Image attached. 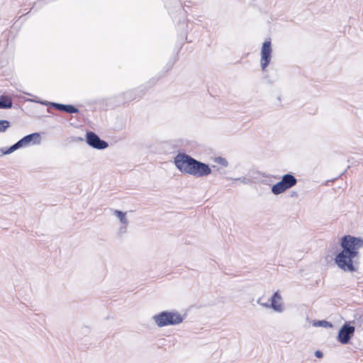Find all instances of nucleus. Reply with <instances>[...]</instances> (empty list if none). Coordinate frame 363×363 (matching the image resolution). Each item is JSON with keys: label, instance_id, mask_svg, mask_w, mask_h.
<instances>
[{"label": "nucleus", "instance_id": "4468645a", "mask_svg": "<svg viewBox=\"0 0 363 363\" xmlns=\"http://www.w3.org/2000/svg\"><path fill=\"white\" fill-rule=\"evenodd\" d=\"M315 327L332 328L333 324L327 320H317L313 323Z\"/></svg>", "mask_w": 363, "mask_h": 363}, {"label": "nucleus", "instance_id": "1a4fd4ad", "mask_svg": "<svg viewBox=\"0 0 363 363\" xmlns=\"http://www.w3.org/2000/svg\"><path fill=\"white\" fill-rule=\"evenodd\" d=\"M49 104L50 106L55 108L57 110L68 113H77L79 112V110L77 108L71 104H62L55 102H50Z\"/></svg>", "mask_w": 363, "mask_h": 363}, {"label": "nucleus", "instance_id": "39448f33", "mask_svg": "<svg viewBox=\"0 0 363 363\" xmlns=\"http://www.w3.org/2000/svg\"><path fill=\"white\" fill-rule=\"evenodd\" d=\"M272 48L271 44V39H268L264 42L261 49V60L260 65L262 69L264 71L266 67L269 65L272 58Z\"/></svg>", "mask_w": 363, "mask_h": 363}, {"label": "nucleus", "instance_id": "f257e3e1", "mask_svg": "<svg viewBox=\"0 0 363 363\" xmlns=\"http://www.w3.org/2000/svg\"><path fill=\"white\" fill-rule=\"evenodd\" d=\"M340 245L342 248L335 257L336 264L345 272L357 271L356 259L359 250L363 247V239L352 235H345L341 238Z\"/></svg>", "mask_w": 363, "mask_h": 363}, {"label": "nucleus", "instance_id": "7ed1b4c3", "mask_svg": "<svg viewBox=\"0 0 363 363\" xmlns=\"http://www.w3.org/2000/svg\"><path fill=\"white\" fill-rule=\"evenodd\" d=\"M152 320L158 327L162 328L179 325L183 322L184 318L177 311H165L154 315Z\"/></svg>", "mask_w": 363, "mask_h": 363}, {"label": "nucleus", "instance_id": "4be33fe9", "mask_svg": "<svg viewBox=\"0 0 363 363\" xmlns=\"http://www.w3.org/2000/svg\"><path fill=\"white\" fill-rule=\"evenodd\" d=\"M360 319L363 321V312L360 315Z\"/></svg>", "mask_w": 363, "mask_h": 363}, {"label": "nucleus", "instance_id": "20e7f679", "mask_svg": "<svg viewBox=\"0 0 363 363\" xmlns=\"http://www.w3.org/2000/svg\"><path fill=\"white\" fill-rule=\"evenodd\" d=\"M40 142L41 137L40 133H33L26 135L25 137L19 140L17 143L11 145L9 148L6 149V150L1 149V151L4 155H9L21 147H26L34 145H39Z\"/></svg>", "mask_w": 363, "mask_h": 363}, {"label": "nucleus", "instance_id": "412c9836", "mask_svg": "<svg viewBox=\"0 0 363 363\" xmlns=\"http://www.w3.org/2000/svg\"><path fill=\"white\" fill-rule=\"evenodd\" d=\"M297 196H298L297 192L293 191L291 193V197H297Z\"/></svg>", "mask_w": 363, "mask_h": 363}, {"label": "nucleus", "instance_id": "dca6fc26", "mask_svg": "<svg viewBox=\"0 0 363 363\" xmlns=\"http://www.w3.org/2000/svg\"><path fill=\"white\" fill-rule=\"evenodd\" d=\"M214 161H215V162H216L225 167H228V162L227 161V160L225 158H223L221 157H216Z\"/></svg>", "mask_w": 363, "mask_h": 363}, {"label": "nucleus", "instance_id": "9b49d317", "mask_svg": "<svg viewBox=\"0 0 363 363\" xmlns=\"http://www.w3.org/2000/svg\"><path fill=\"white\" fill-rule=\"evenodd\" d=\"M13 106L12 99L9 96L0 95V108H11Z\"/></svg>", "mask_w": 363, "mask_h": 363}, {"label": "nucleus", "instance_id": "2eb2a0df", "mask_svg": "<svg viewBox=\"0 0 363 363\" xmlns=\"http://www.w3.org/2000/svg\"><path fill=\"white\" fill-rule=\"evenodd\" d=\"M10 127V122L7 120H0V133L5 132Z\"/></svg>", "mask_w": 363, "mask_h": 363}, {"label": "nucleus", "instance_id": "ddd939ff", "mask_svg": "<svg viewBox=\"0 0 363 363\" xmlns=\"http://www.w3.org/2000/svg\"><path fill=\"white\" fill-rule=\"evenodd\" d=\"M287 189L284 186V184L281 182V181L279 182L276 184L273 185L272 187V192L274 195H279L283 192H284Z\"/></svg>", "mask_w": 363, "mask_h": 363}, {"label": "nucleus", "instance_id": "0eeeda50", "mask_svg": "<svg viewBox=\"0 0 363 363\" xmlns=\"http://www.w3.org/2000/svg\"><path fill=\"white\" fill-rule=\"evenodd\" d=\"M355 331V328L352 326L347 323H345L342 325V327L340 329L337 340L343 345L347 344L351 337L353 336Z\"/></svg>", "mask_w": 363, "mask_h": 363}, {"label": "nucleus", "instance_id": "f8f14e48", "mask_svg": "<svg viewBox=\"0 0 363 363\" xmlns=\"http://www.w3.org/2000/svg\"><path fill=\"white\" fill-rule=\"evenodd\" d=\"M111 211L113 216H116L119 219L121 225H128V220L126 217L125 212L112 208L111 209Z\"/></svg>", "mask_w": 363, "mask_h": 363}, {"label": "nucleus", "instance_id": "aec40b11", "mask_svg": "<svg viewBox=\"0 0 363 363\" xmlns=\"http://www.w3.org/2000/svg\"><path fill=\"white\" fill-rule=\"evenodd\" d=\"M315 355L318 358H322L323 356V352L321 351L317 350V351L315 352Z\"/></svg>", "mask_w": 363, "mask_h": 363}, {"label": "nucleus", "instance_id": "6ab92c4d", "mask_svg": "<svg viewBox=\"0 0 363 363\" xmlns=\"http://www.w3.org/2000/svg\"><path fill=\"white\" fill-rule=\"evenodd\" d=\"M127 227H128V225H121V226L118 228V234L119 235H122L126 233Z\"/></svg>", "mask_w": 363, "mask_h": 363}, {"label": "nucleus", "instance_id": "f3484780", "mask_svg": "<svg viewBox=\"0 0 363 363\" xmlns=\"http://www.w3.org/2000/svg\"><path fill=\"white\" fill-rule=\"evenodd\" d=\"M228 179H231L234 181H239L242 184H248L251 183V180L248 178H246L245 177H238V178H227Z\"/></svg>", "mask_w": 363, "mask_h": 363}, {"label": "nucleus", "instance_id": "423d86ee", "mask_svg": "<svg viewBox=\"0 0 363 363\" xmlns=\"http://www.w3.org/2000/svg\"><path fill=\"white\" fill-rule=\"evenodd\" d=\"M86 141L89 146L97 150H104L108 146L107 142L101 140L99 135L94 132H87Z\"/></svg>", "mask_w": 363, "mask_h": 363}, {"label": "nucleus", "instance_id": "f03ea898", "mask_svg": "<svg viewBox=\"0 0 363 363\" xmlns=\"http://www.w3.org/2000/svg\"><path fill=\"white\" fill-rule=\"evenodd\" d=\"M174 163L182 173L196 177H207L212 173L208 164L197 160L184 152H179L174 157Z\"/></svg>", "mask_w": 363, "mask_h": 363}, {"label": "nucleus", "instance_id": "a211bd4d", "mask_svg": "<svg viewBox=\"0 0 363 363\" xmlns=\"http://www.w3.org/2000/svg\"><path fill=\"white\" fill-rule=\"evenodd\" d=\"M125 98L128 99V100H133V99H136V93H135V91H128L125 94Z\"/></svg>", "mask_w": 363, "mask_h": 363}, {"label": "nucleus", "instance_id": "6e6552de", "mask_svg": "<svg viewBox=\"0 0 363 363\" xmlns=\"http://www.w3.org/2000/svg\"><path fill=\"white\" fill-rule=\"evenodd\" d=\"M281 299V296L278 291H276L272 297L271 298V303H262V306L267 308H272L274 311L281 313L284 311L283 306L281 303H279Z\"/></svg>", "mask_w": 363, "mask_h": 363}, {"label": "nucleus", "instance_id": "9d476101", "mask_svg": "<svg viewBox=\"0 0 363 363\" xmlns=\"http://www.w3.org/2000/svg\"><path fill=\"white\" fill-rule=\"evenodd\" d=\"M281 182L284 184V186L287 189L295 186L297 183L296 177L291 174H286L281 178Z\"/></svg>", "mask_w": 363, "mask_h": 363}]
</instances>
